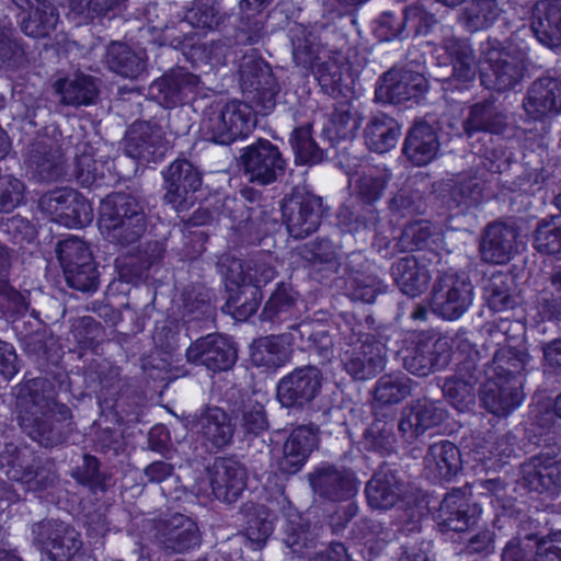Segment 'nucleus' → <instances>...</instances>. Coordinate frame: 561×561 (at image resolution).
I'll use <instances>...</instances> for the list:
<instances>
[{"label":"nucleus","instance_id":"obj_29","mask_svg":"<svg viewBox=\"0 0 561 561\" xmlns=\"http://www.w3.org/2000/svg\"><path fill=\"white\" fill-rule=\"evenodd\" d=\"M192 428L216 448L229 445L234 433L231 417L218 407H207L196 412L192 420Z\"/></svg>","mask_w":561,"mask_h":561},{"label":"nucleus","instance_id":"obj_40","mask_svg":"<svg viewBox=\"0 0 561 561\" xmlns=\"http://www.w3.org/2000/svg\"><path fill=\"white\" fill-rule=\"evenodd\" d=\"M105 61L111 71L127 79L138 78L147 68L145 51H136L121 42H113L107 46Z\"/></svg>","mask_w":561,"mask_h":561},{"label":"nucleus","instance_id":"obj_46","mask_svg":"<svg viewBox=\"0 0 561 561\" xmlns=\"http://www.w3.org/2000/svg\"><path fill=\"white\" fill-rule=\"evenodd\" d=\"M483 297L488 308L493 312H506L517 305L514 295V279L506 273H493L483 288Z\"/></svg>","mask_w":561,"mask_h":561},{"label":"nucleus","instance_id":"obj_12","mask_svg":"<svg viewBox=\"0 0 561 561\" xmlns=\"http://www.w3.org/2000/svg\"><path fill=\"white\" fill-rule=\"evenodd\" d=\"M323 215L322 198L295 187L282 203V216L288 233L302 239L313 233Z\"/></svg>","mask_w":561,"mask_h":561},{"label":"nucleus","instance_id":"obj_15","mask_svg":"<svg viewBox=\"0 0 561 561\" xmlns=\"http://www.w3.org/2000/svg\"><path fill=\"white\" fill-rule=\"evenodd\" d=\"M323 376L316 366H304L282 377L277 383V400L284 408L302 409L321 391Z\"/></svg>","mask_w":561,"mask_h":561},{"label":"nucleus","instance_id":"obj_51","mask_svg":"<svg viewBox=\"0 0 561 561\" xmlns=\"http://www.w3.org/2000/svg\"><path fill=\"white\" fill-rule=\"evenodd\" d=\"M297 252L310 268L334 267L337 260V248L329 239L307 242L299 247Z\"/></svg>","mask_w":561,"mask_h":561},{"label":"nucleus","instance_id":"obj_58","mask_svg":"<svg viewBox=\"0 0 561 561\" xmlns=\"http://www.w3.org/2000/svg\"><path fill=\"white\" fill-rule=\"evenodd\" d=\"M362 348L363 351L353 357V379L366 380L380 373L385 363L378 345L365 341Z\"/></svg>","mask_w":561,"mask_h":561},{"label":"nucleus","instance_id":"obj_48","mask_svg":"<svg viewBox=\"0 0 561 561\" xmlns=\"http://www.w3.org/2000/svg\"><path fill=\"white\" fill-rule=\"evenodd\" d=\"M533 248L540 254L561 257V215L548 216L537 222Z\"/></svg>","mask_w":561,"mask_h":561},{"label":"nucleus","instance_id":"obj_8","mask_svg":"<svg viewBox=\"0 0 561 561\" xmlns=\"http://www.w3.org/2000/svg\"><path fill=\"white\" fill-rule=\"evenodd\" d=\"M33 545L51 561H71L82 548L81 535L58 519H43L31 526Z\"/></svg>","mask_w":561,"mask_h":561},{"label":"nucleus","instance_id":"obj_30","mask_svg":"<svg viewBox=\"0 0 561 561\" xmlns=\"http://www.w3.org/2000/svg\"><path fill=\"white\" fill-rule=\"evenodd\" d=\"M447 419V411L432 401H417L403 410L398 430L407 442H412L426 430L440 425Z\"/></svg>","mask_w":561,"mask_h":561},{"label":"nucleus","instance_id":"obj_53","mask_svg":"<svg viewBox=\"0 0 561 561\" xmlns=\"http://www.w3.org/2000/svg\"><path fill=\"white\" fill-rule=\"evenodd\" d=\"M351 121V108L347 104H341L335 108L332 118L327 127V133L330 141L335 148L337 157L347 156V139L351 135V128L348 126Z\"/></svg>","mask_w":561,"mask_h":561},{"label":"nucleus","instance_id":"obj_38","mask_svg":"<svg viewBox=\"0 0 561 561\" xmlns=\"http://www.w3.org/2000/svg\"><path fill=\"white\" fill-rule=\"evenodd\" d=\"M60 102L68 106H88L95 102L99 89L95 78L90 75L76 73L73 77L58 79L54 83Z\"/></svg>","mask_w":561,"mask_h":561},{"label":"nucleus","instance_id":"obj_61","mask_svg":"<svg viewBox=\"0 0 561 561\" xmlns=\"http://www.w3.org/2000/svg\"><path fill=\"white\" fill-rule=\"evenodd\" d=\"M285 538L284 541L295 553H302V549L312 546L314 537L310 531L309 524L301 515H295L288 518L283 526Z\"/></svg>","mask_w":561,"mask_h":561},{"label":"nucleus","instance_id":"obj_63","mask_svg":"<svg viewBox=\"0 0 561 561\" xmlns=\"http://www.w3.org/2000/svg\"><path fill=\"white\" fill-rule=\"evenodd\" d=\"M93 220V209L90 202L75 191V196L67 202L66 211L58 224L68 228H82Z\"/></svg>","mask_w":561,"mask_h":561},{"label":"nucleus","instance_id":"obj_37","mask_svg":"<svg viewBox=\"0 0 561 561\" xmlns=\"http://www.w3.org/2000/svg\"><path fill=\"white\" fill-rule=\"evenodd\" d=\"M529 362V355L524 348L504 346L493 355L486 367L488 378L507 382H522V375Z\"/></svg>","mask_w":561,"mask_h":561},{"label":"nucleus","instance_id":"obj_5","mask_svg":"<svg viewBox=\"0 0 561 561\" xmlns=\"http://www.w3.org/2000/svg\"><path fill=\"white\" fill-rule=\"evenodd\" d=\"M481 55L486 67L481 71L480 80L485 89L506 92L522 81L525 71L523 60L496 38L486 39Z\"/></svg>","mask_w":561,"mask_h":561},{"label":"nucleus","instance_id":"obj_41","mask_svg":"<svg viewBox=\"0 0 561 561\" xmlns=\"http://www.w3.org/2000/svg\"><path fill=\"white\" fill-rule=\"evenodd\" d=\"M363 135L369 150L385 153L396 147L401 136V128L394 118L378 113L368 119Z\"/></svg>","mask_w":561,"mask_h":561},{"label":"nucleus","instance_id":"obj_31","mask_svg":"<svg viewBox=\"0 0 561 561\" xmlns=\"http://www.w3.org/2000/svg\"><path fill=\"white\" fill-rule=\"evenodd\" d=\"M404 491V483L397 470L383 463L367 482L365 493L368 504L378 510L394 506Z\"/></svg>","mask_w":561,"mask_h":561},{"label":"nucleus","instance_id":"obj_54","mask_svg":"<svg viewBox=\"0 0 561 561\" xmlns=\"http://www.w3.org/2000/svg\"><path fill=\"white\" fill-rule=\"evenodd\" d=\"M296 293L287 284H279L265 304L262 312V321H282L287 317L296 302Z\"/></svg>","mask_w":561,"mask_h":561},{"label":"nucleus","instance_id":"obj_23","mask_svg":"<svg viewBox=\"0 0 561 561\" xmlns=\"http://www.w3.org/2000/svg\"><path fill=\"white\" fill-rule=\"evenodd\" d=\"M199 78L184 69L173 70L156 79L148 89L149 96L161 106L169 108L182 104L194 93Z\"/></svg>","mask_w":561,"mask_h":561},{"label":"nucleus","instance_id":"obj_47","mask_svg":"<svg viewBox=\"0 0 561 561\" xmlns=\"http://www.w3.org/2000/svg\"><path fill=\"white\" fill-rule=\"evenodd\" d=\"M250 356L254 366L276 369L289 360V346H286L280 334L268 335L253 343Z\"/></svg>","mask_w":561,"mask_h":561},{"label":"nucleus","instance_id":"obj_45","mask_svg":"<svg viewBox=\"0 0 561 561\" xmlns=\"http://www.w3.org/2000/svg\"><path fill=\"white\" fill-rule=\"evenodd\" d=\"M140 203L131 195L126 193H112L107 195L100 204L99 209V229L113 228L118 221H124L134 213H142Z\"/></svg>","mask_w":561,"mask_h":561},{"label":"nucleus","instance_id":"obj_32","mask_svg":"<svg viewBox=\"0 0 561 561\" xmlns=\"http://www.w3.org/2000/svg\"><path fill=\"white\" fill-rule=\"evenodd\" d=\"M523 382H505L488 378L480 388L481 405L490 413L505 416L516 409L524 399Z\"/></svg>","mask_w":561,"mask_h":561},{"label":"nucleus","instance_id":"obj_22","mask_svg":"<svg viewBox=\"0 0 561 561\" xmlns=\"http://www.w3.org/2000/svg\"><path fill=\"white\" fill-rule=\"evenodd\" d=\"M507 129V114L492 99H484L469 106L462 121V135L468 139L480 133L501 136Z\"/></svg>","mask_w":561,"mask_h":561},{"label":"nucleus","instance_id":"obj_42","mask_svg":"<svg viewBox=\"0 0 561 561\" xmlns=\"http://www.w3.org/2000/svg\"><path fill=\"white\" fill-rule=\"evenodd\" d=\"M28 12L21 16L22 32L31 37H46L57 26L59 13L57 9L46 0H26Z\"/></svg>","mask_w":561,"mask_h":561},{"label":"nucleus","instance_id":"obj_11","mask_svg":"<svg viewBox=\"0 0 561 561\" xmlns=\"http://www.w3.org/2000/svg\"><path fill=\"white\" fill-rule=\"evenodd\" d=\"M244 176L251 183L268 185L284 176L287 161L279 148L267 139H259L242 150Z\"/></svg>","mask_w":561,"mask_h":561},{"label":"nucleus","instance_id":"obj_49","mask_svg":"<svg viewBox=\"0 0 561 561\" xmlns=\"http://www.w3.org/2000/svg\"><path fill=\"white\" fill-rule=\"evenodd\" d=\"M215 1L195 0L185 13V21L195 28L205 31L218 30L226 20Z\"/></svg>","mask_w":561,"mask_h":561},{"label":"nucleus","instance_id":"obj_18","mask_svg":"<svg viewBox=\"0 0 561 561\" xmlns=\"http://www.w3.org/2000/svg\"><path fill=\"white\" fill-rule=\"evenodd\" d=\"M168 150L163 130L150 122H135L126 131L125 152L142 163L158 162Z\"/></svg>","mask_w":561,"mask_h":561},{"label":"nucleus","instance_id":"obj_9","mask_svg":"<svg viewBox=\"0 0 561 561\" xmlns=\"http://www.w3.org/2000/svg\"><path fill=\"white\" fill-rule=\"evenodd\" d=\"M448 339L421 332L415 342L402 353V365L410 374L425 377L445 368L451 359Z\"/></svg>","mask_w":561,"mask_h":561},{"label":"nucleus","instance_id":"obj_43","mask_svg":"<svg viewBox=\"0 0 561 561\" xmlns=\"http://www.w3.org/2000/svg\"><path fill=\"white\" fill-rule=\"evenodd\" d=\"M274 257L270 253H259L249 257L250 285L254 287L252 291V298L250 301L243 302L239 309L240 317H250L256 312L261 293L259 288L270 283L276 275L275 266L273 264Z\"/></svg>","mask_w":561,"mask_h":561},{"label":"nucleus","instance_id":"obj_33","mask_svg":"<svg viewBox=\"0 0 561 561\" xmlns=\"http://www.w3.org/2000/svg\"><path fill=\"white\" fill-rule=\"evenodd\" d=\"M436 129L426 122H415L409 129L402 152L414 165L422 167L433 161L439 151Z\"/></svg>","mask_w":561,"mask_h":561},{"label":"nucleus","instance_id":"obj_27","mask_svg":"<svg viewBox=\"0 0 561 561\" xmlns=\"http://www.w3.org/2000/svg\"><path fill=\"white\" fill-rule=\"evenodd\" d=\"M530 30L543 46L561 47V0H539L531 10Z\"/></svg>","mask_w":561,"mask_h":561},{"label":"nucleus","instance_id":"obj_21","mask_svg":"<svg viewBox=\"0 0 561 561\" xmlns=\"http://www.w3.org/2000/svg\"><path fill=\"white\" fill-rule=\"evenodd\" d=\"M209 481L215 497L236 502L247 485L245 468L233 458H217L209 469Z\"/></svg>","mask_w":561,"mask_h":561},{"label":"nucleus","instance_id":"obj_28","mask_svg":"<svg viewBox=\"0 0 561 561\" xmlns=\"http://www.w3.org/2000/svg\"><path fill=\"white\" fill-rule=\"evenodd\" d=\"M477 369L472 362H462L454 376L447 377L442 385L443 396L457 411L466 412L476 404Z\"/></svg>","mask_w":561,"mask_h":561},{"label":"nucleus","instance_id":"obj_44","mask_svg":"<svg viewBox=\"0 0 561 561\" xmlns=\"http://www.w3.org/2000/svg\"><path fill=\"white\" fill-rule=\"evenodd\" d=\"M505 13L497 0H470L461 10L459 20L470 33L489 30Z\"/></svg>","mask_w":561,"mask_h":561},{"label":"nucleus","instance_id":"obj_2","mask_svg":"<svg viewBox=\"0 0 561 561\" xmlns=\"http://www.w3.org/2000/svg\"><path fill=\"white\" fill-rule=\"evenodd\" d=\"M0 470L12 481L27 485L28 490L43 491L56 480L54 465L36 458L27 446L5 444L0 451Z\"/></svg>","mask_w":561,"mask_h":561},{"label":"nucleus","instance_id":"obj_59","mask_svg":"<svg viewBox=\"0 0 561 561\" xmlns=\"http://www.w3.org/2000/svg\"><path fill=\"white\" fill-rule=\"evenodd\" d=\"M126 0H69L70 13L84 20L115 15Z\"/></svg>","mask_w":561,"mask_h":561},{"label":"nucleus","instance_id":"obj_3","mask_svg":"<svg viewBox=\"0 0 561 561\" xmlns=\"http://www.w3.org/2000/svg\"><path fill=\"white\" fill-rule=\"evenodd\" d=\"M290 33L293 58L296 65L307 70L316 69L319 81L323 85H332L333 90L341 92L343 71L347 73L350 67L345 66L342 69L333 56H329L332 62H327L328 51L320 45L318 37L302 25L293 27Z\"/></svg>","mask_w":561,"mask_h":561},{"label":"nucleus","instance_id":"obj_14","mask_svg":"<svg viewBox=\"0 0 561 561\" xmlns=\"http://www.w3.org/2000/svg\"><path fill=\"white\" fill-rule=\"evenodd\" d=\"M428 81L419 71L409 68H391L379 79L376 99L383 103L401 104L419 100L427 92Z\"/></svg>","mask_w":561,"mask_h":561},{"label":"nucleus","instance_id":"obj_36","mask_svg":"<svg viewBox=\"0 0 561 561\" xmlns=\"http://www.w3.org/2000/svg\"><path fill=\"white\" fill-rule=\"evenodd\" d=\"M310 484L322 497L339 502L348 499L351 491L350 472L332 465H323L309 476Z\"/></svg>","mask_w":561,"mask_h":561},{"label":"nucleus","instance_id":"obj_7","mask_svg":"<svg viewBox=\"0 0 561 561\" xmlns=\"http://www.w3.org/2000/svg\"><path fill=\"white\" fill-rule=\"evenodd\" d=\"M474 286L463 274L440 273L432 287V311L444 320L461 318L473 302Z\"/></svg>","mask_w":561,"mask_h":561},{"label":"nucleus","instance_id":"obj_24","mask_svg":"<svg viewBox=\"0 0 561 561\" xmlns=\"http://www.w3.org/2000/svg\"><path fill=\"white\" fill-rule=\"evenodd\" d=\"M318 446V428L312 425L295 427L283 445V455L277 460L278 469L285 474H295L306 465Z\"/></svg>","mask_w":561,"mask_h":561},{"label":"nucleus","instance_id":"obj_20","mask_svg":"<svg viewBox=\"0 0 561 561\" xmlns=\"http://www.w3.org/2000/svg\"><path fill=\"white\" fill-rule=\"evenodd\" d=\"M188 363L203 365L209 370L230 369L237 359V351L228 339L219 334H207L193 342L185 353Z\"/></svg>","mask_w":561,"mask_h":561},{"label":"nucleus","instance_id":"obj_55","mask_svg":"<svg viewBox=\"0 0 561 561\" xmlns=\"http://www.w3.org/2000/svg\"><path fill=\"white\" fill-rule=\"evenodd\" d=\"M73 479L88 486L92 492H104L111 485V476L100 470V461L91 455H84L82 463L72 472Z\"/></svg>","mask_w":561,"mask_h":561},{"label":"nucleus","instance_id":"obj_10","mask_svg":"<svg viewBox=\"0 0 561 561\" xmlns=\"http://www.w3.org/2000/svg\"><path fill=\"white\" fill-rule=\"evenodd\" d=\"M57 256L67 284L77 290L95 291L98 272L89 247L77 237L59 241Z\"/></svg>","mask_w":561,"mask_h":561},{"label":"nucleus","instance_id":"obj_13","mask_svg":"<svg viewBox=\"0 0 561 561\" xmlns=\"http://www.w3.org/2000/svg\"><path fill=\"white\" fill-rule=\"evenodd\" d=\"M164 176V202L178 211L188 210L195 204V192L202 185L199 171L185 159L173 161Z\"/></svg>","mask_w":561,"mask_h":561},{"label":"nucleus","instance_id":"obj_50","mask_svg":"<svg viewBox=\"0 0 561 561\" xmlns=\"http://www.w3.org/2000/svg\"><path fill=\"white\" fill-rule=\"evenodd\" d=\"M146 228L147 219L142 211L134 213V216L130 215L124 221H118L113 228L101 230V233L108 242L128 245L137 242L145 233Z\"/></svg>","mask_w":561,"mask_h":561},{"label":"nucleus","instance_id":"obj_64","mask_svg":"<svg viewBox=\"0 0 561 561\" xmlns=\"http://www.w3.org/2000/svg\"><path fill=\"white\" fill-rule=\"evenodd\" d=\"M386 183V178L378 169L368 168L357 180V198L365 204H373L381 197Z\"/></svg>","mask_w":561,"mask_h":561},{"label":"nucleus","instance_id":"obj_34","mask_svg":"<svg viewBox=\"0 0 561 561\" xmlns=\"http://www.w3.org/2000/svg\"><path fill=\"white\" fill-rule=\"evenodd\" d=\"M28 169L34 179L51 182L64 175V159L60 147L51 140H41L28 149Z\"/></svg>","mask_w":561,"mask_h":561},{"label":"nucleus","instance_id":"obj_25","mask_svg":"<svg viewBox=\"0 0 561 561\" xmlns=\"http://www.w3.org/2000/svg\"><path fill=\"white\" fill-rule=\"evenodd\" d=\"M156 538L160 548L169 553H183L201 543L196 523L182 514H175L163 522Z\"/></svg>","mask_w":561,"mask_h":561},{"label":"nucleus","instance_id":"obj_35","mask_svg":"<svg viewBox=\"0 0 561 561\" xmlns=\"http://www.w3.org/2000/svg\"><path fill=\"white\" fill-rule=\"evenodd\" d=\"M424 468L433 479L451 480L461 469L458 447L449 440L432 444L424 457Z\"/></svg>","mask_w":561,"mask_h":561},{"label":"nucleus","instance_id":"obj_56","mask_svg":"<svg viewBox=\"0 0 561 561\" xmlns=\"http://www.w3.org/2000/svg\"><path fill=\"white\" fill-rule=\"evenodd\" d=\"M295 160L301 164H317L323 159V151L311 137L310 126L295 128L289 139Z\"/></svg>","mask_w":561,"mask_h":561},{"label":"nucleus","instance_id":"obj_26","mask_svg":"<svg viewBox=\"0 0 561 561\" xmlns=\"http://www.w3.org/2000/svg\"><path fill=\"white\" fill-rule=\"evenodd\" d=\"M435 519L443 533H462L477 523L478 510L469 503L461 490L455 489L443 499Z\"/></svg>","mask_w":561,"mask_h":561},{"label":"nucleus","instance_id":"obj_4","mask_svg":"<svg viewBox=\"0 0 561 561\" xmlns=\"http://www.w3.org/2000/svg\"><path fill=\"white\" fill-rule=\"evenodd\" d=\"M239 76L245 100L263 115L271 112L276 105L279 87L270 65L251 51L242 57Z\"/></svg>","mask_w":561,"mask_h":561},{"label":"nucleus","instance_id":"obj_60","mask_svg":"<svg viewBox=\"0 0 561 561\" xmlns=\"http://www.w3.org/2000/svg\"><path fill=\"white\" fill-rule=\"evenodd\" d=\"M402 13L405 36L427 35L437 23L435 15L419 3L407 5Z\"/></svg>","mask_w":561,"mask_h":561},{"label":"nucleus","instance_id":"obj_19","mask_svg":"<svg viewBox=\"0 0 561 561\" xmlns=\"http://www.w3.org/2000/svg\"><path fill=\"white\" fill-rule=\"evenodd\" d=\"M519 228L513 222L493 221L483 230L480 241L482 261L506 264L518 253Z\"/></svg>","mask_w":561,"mask_h":561},{"label":"nucleus","instance_id":"obj_16","mask_svg":"<svg viewBox=\"0 0 561 561\" xmlns=\"http://www.w3.org/2000/svg\"><path fill=\"white\" fill-rule=\"evenodd\" d=\"M523 108L539 122L561 114V76L548 72L535 79L526 90Z\"/></svg>","mask_w":561,"mask_h":561},{"label":"nucleus","instance_id":"obj_57","mask_svg":"<svg viewBox=\"0 0 561 561\" xmlns=\"http://www.w3.org/2000/svg\"><path fill=\"white\" fill-rule=\"evenodd\" d=\"M482 188L476 179L465 178L457 180L449 190V208L469 209L480 203Z\"/></svg>","mask_w":561,"mask_h":561},{"label":"nucleus","instance_id":"obj_1","mask_svg":"<svg viewBox=\"0 0 561 561\" xmlns=\"http://www.w3.org/2000/svg\"><path fill=\"white\" fill-rule=\"evenodd\" d=\"M26 388L31 405L19 415L21 428L44 447L61 444L71 432L70 409L56 401V391L46 379H32Z\"/></svg>","mask_w":561,"mask_h":561},{"label":"nucleus","instance_id":"obj_52","mask_svg":"<svg viewBox=\"0 0 561 561\" xmlns=\"http://www.w3.org/2000/svg\"><path fill=\"white\" fill-rule=\"evenodd\" d=\"M411 393V379L405 375H385L374 389V398L382 404H394Z\"/></svg>","mask_w":561,"mask_h":561},{"label":"nucleus","instance_id":"obj_6","mask_svg":"<svg viewBox=\"0 0 561 561\" xmlns=\"http://www.w3.org/2000/svg\"><path fill=\"white\" fill-rule=\"evenodd\" d=\"M255 110L241 101L227 102L219 112H213L202 123L205 136L219 145H229L247 137L255 127Z\"/></svg>","mask_w":561,"mask_h":561},{"label":"nucleus","instance_id":"obj_39","mask_svg":"<svg viewBox=\"0 0 561 561\" xmlns=\"http://www.w3.org/2000/svg\"><path fill=\"white\" fill-rule=\"evenodd\" d=\"M391 275L400 290L409 297L424 293L431 279L428 270L420 265L413 255L397 260L391 266Z\"/></svg>","mask_w":561,"mask_h":561},{"label":"nucleus","instance_id":"obj_62","mask_svg":"<svg viewBox=\"0 0 561 561\" xmlns=\"http://www.w3.org/2000/svg\"><path fill=\"white\" fill-rule=\"evenodd\" d=\"M236 424L245 436H257L267 431L268 422L263 405L259 403L244 404L236 414Z\"/></svg>","mask_w":561,"mask_h":561},{"label":"nucleus","instance_id":"obj_17","mask_svg":"<svg viewBox=\"0 0 561 561\" xmlns=\"http://www.w3.org/2000/svg\"><path fill=\"white\" fill-rule=\"evenodd\" d=\"M517 483L528 491L556 495L561 490V458L537 455L519 466Z\"/></svg>","mask_w":561,"mask_h":561}]
</instances>
